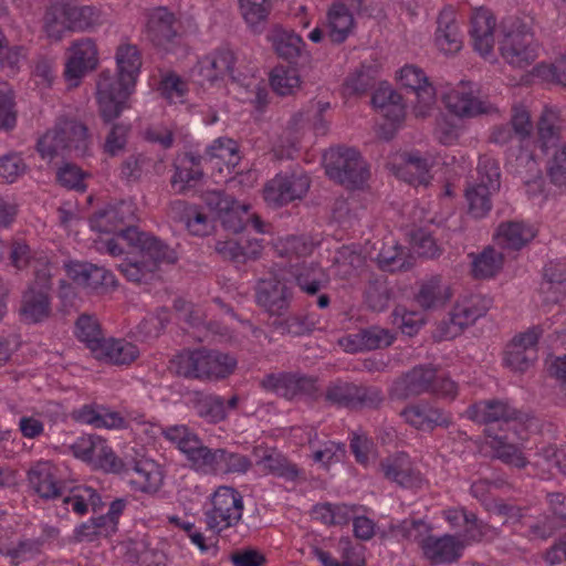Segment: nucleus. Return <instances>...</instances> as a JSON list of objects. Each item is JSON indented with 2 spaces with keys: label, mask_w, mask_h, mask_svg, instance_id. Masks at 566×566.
<instances>
[{
  "label": "nucleus",
  "mask_w": 566,
  "mask_h": 566,
  "mask_svg": "<svg viewBox=\"0 0 566 566\" xmlns=\"http://www.w3.org/2000/svg\"><path fill=\"white\" fill-rule=\"evenodd\" d=\"M548 514L530 526L528 533L534 538L547 539L556 531L566 527V494L549 492L546 495Z\"/></svg>",
  "instance_id": "22"
},
{
  "label": "nucleus",
  "mask_w": 566,
  "mask_h": 566,
  "mask_svg": "<svg viewBox=\"0 0 566 566\" xmlns=\"http://www.w3.org/2000/svg\"><path fill=\"white\" fill-rule=\"evenodd\" d=\"M275 53L290 63L295 62L305 46L303 39L293 31L276 27L269 35Z\"/></svg>",
  "instance_id": "39"
},
{
  "label": "nucleus",
  "mask_w": 566,
  "mask_h": 566,
  "mask_svg": "<svg viewBox=\"0 0 566 566\" xmlns=\"http://www.w3.org/2000/svg\"><path fill=\"white\" fill-rule=\"evenodd\" d=\"M543 154L546 156L545 169L551 182L566 187V144Z\"/></svg>",
  "instance_id": "53"
},
{
  "label": "nucleus",
  "mask_w": 566,
  "mask_h": 566,
  "mask_svg": "<svg viewBox=\"0 0 566 566\" xmlns=\"http://www.w3.org/2000/svg\"><path fill=\"white\" fill-rule=\"evenodd\" d=\"M214 251L223 259L232 262L244 263L247 260H255L260 256L262 245L259 240L250 241L245 250L234 240L217 241Z\"/></svg>",
  "instance_id": "44"
},
{
  "label": "nucleus",
  "mask_w": 566,
  "mask_h": 566,
  "mask_svg": "<svg viewBox=\"0 0 566 566\" xmlns=\"http://www.w3.org/2000/svg\"><path fill=\"white\" fill-rule=\"evenodd\" d=\"M506 169L521 179L526 186H533V190H541L543 174L534 151L528 149L525 143L509 147L506 150Z\"/></svg>",
  "instance_id": "14"
},
{
  "label": "nucleus",
  "mask_w": 566,
  "mask_h": 566,
  "mask_svg": "<svg viewBox=\"0 0 566 566\" xmlns=\"http://www.w3.org/2000/svg\"><path fill=\"white\" fill-rule=\"evenodd\" d=\"M451 298L450 289L442 282L441 276H432L420 284L415 296L417 304L423 310H436Z\"/></svg>",
  "instance_id": "37"
},
{
  "label": "nucleus",
  "mask_w": 566,
  "mask_h": 566,
  "mask_svg": "<svg viewBox=\"0 0 566 566\" xmlns=\"http://www.w3.org/2000/svg\"><path fill=\"white\" fill-rule=\"evenodd\" d=\"M317 322L312 314L294 313L283 318H275L272 327L282 336L301 337L311 334Z\"/></svg>",
  "instance_id": "42"
},
{
  "label": "nucleus",
  "mask_w": 566,
  "mask_h": 566,
  "mask_svg": "<svg viewBox=\"0 0 566 566\" xmlns=\"http://www.w3.org/2000/svg\"><path fill=\"white\" fill-rule=\"evenodd\" d=\"M311 187V179L304 172L277 174L263 188L265 202L274 208L302 199Z\"/></svg>",
  "instance_id": "7"
},
{
  "label": "nucleus",
  "mask_w": 566,
  "mask_h": 566,
  "mask_svg": "<svg viewBox=\"0 0 566 566\" xmlns=\"http://www.w3.org/2000/svg\"><path fill=\"white\" fill-rule=\"evenodd\" d=\"M503 254L493 247H486L476 254L472 261V275L475 279H491L496 275L503 266Z\"/></svg>",
  "instance_id": "49"
},
{
  "label": "nucleus",
  "mask_w": 566,
  "mask_h": 566,
  "mask_svg": "<svg viewBox=\"0 0 566 566\" xmlns=\"http://www.w3.org/2000/svg\"><path fill=\"white\" fill-rule=\"evenodd\" d=\"M402 164L397 167L396 176L408 184H424L430 179L432 161L421 157L418 151L402 156Z\"/></svg>",
  "instance_id": "38"
},
{
  "label": "nucleus",
  "mask_w": 566,
  "mask_h": 566,
  "mask_svg": "<svg viewBox=\"0 0 566 566\" xmlns=\"http://www.w3.org/2000/svg\"><path fill=\"white\" fill-rule=\"evenodd\" d=\"M124 234L128 244L137 248L145 261L155 263L157 271L161 264H174L178 260L174 249L158 238L139 231L138 228L126 229Z\"/></svg>",
  "instance_id": "16"
},
{
  "label": "nucleus",
  "mask_w": 566,
  "mask_h": 566,
  "mask_svg": "<svg viewBox=\"0 0 566 566\" xmlns=\"http://www.w3.org/2000/svg\"><path fill=\"white\" fill-rule=\"evenodd\" d=\"M56 473L57 469L51 462H36L28 471L29 486L41 499H57L62 495L63 484Z\"/></svg>",
  "instance_id": "25"
},
{
  "label": "nucleus",
  "mask_w": 566,
  "mask_h": 566,
  "mask_svg": "<svg viewBox=\"0 0 566 566\" xmlns=\"http://www.w3.org/2000/svg\"><path fill=\"white\" fill-rule=\"evenodd\" d=\"M436 43L446 54L457 53L462 48V38L452 7L443 8L437 18Z\"/></svg>",
  "instance_id": "30"
},
{
  "label": "nucleus",
  "mask_w": 566,
  "mask_h": 566,
  "mask_svg": "<svg viewBox=\"0 0 566 566\" xmlns=\"http://www.w3.org/2000/svg\"><path fill=\"white\" fill-rule=\"evenodd\" d=\"M377 262L381 270L388 272L408 271L413 265L412 258L397 245L388 250L382 249L377 256Z\"/></svg>",
  "instance_id": "58"
},
{
  "label": "nucleus",
  "mask_w": 566,
  "mask_h": 566,
  "mask_svg": "<svg viewBox=\"0 0 566 566\" xmlns=\"http://www.w3.org/2000/svg\"><path fill=\"white\" fill-rule=\"evenodd\" d=\"M245 23L254 33H261L272 10L270 0H239Z\"/></svg>",
  "instance_id": "45"
},
{
  "label": "nucleus",
  "mask_w": 566,
  "mask_h": 566,
  "mask_svg": "<svg viewBox=\"0 0 566 566\" xmlns=\"http://www.w3.org/2000/svg\"><path fill=\"white\" fill-rule=\"evenodd\" d=\"M259 464H261L266 472L290 481L296 480L300 475L297 467L289 462L284 455L275 450L265 453L259 461Z\"/></svg>",
  "instance_id": "54"
},
{
  "label": "nucleus",
  "mask_w": 566,
  "mask_h": 566,
  "mask_svg": "<svg viewBox=\"0 0 566 566\" xmlns=\"http://www.w3.org/2000/svg\"><path fill=\"white\" fill-rule=\"evenodd\" d=\"M542 290L551 294L552 302H559L566 296V269L562 264L545 266Z\"/></svg>",
  "instance_id": "51"
},
{
  "label": "nucleus",
  "mask_w": 566,
  "mask_h": 566,
  "mask_svg": "<svg viewBox=\"0 0 566 566\" xmlns=\"http://www.w3.org/2000/svg\"><path fill=\"white\" fill-rule=\"evenodd\" d=\"M493 192L484 185H474L467 189L465 197L469 202V212L474 218H483L490 212L492 208L491 195Z\"/></svg>",
  "instance_id": "60"
},
{
  "label": "nucleus",
  "mask_w": 566,
  "mask_h": 566,
  "mask_svg": "<svg viewBox=\"0 0 566 566\" xmlns=\"http://www.w3.org/2000/svg\"><path fill=\"white\" fill-rule=\"evenodd\" d=\"M163 436L186 457L191 470L205 475L219 474V448L207 447L187 426H170L163 430Z\"/></svg>",
  "instance_id": "3"
},
{
  "label": "nucleus",
  "mask_w": 566,
  "mask_h": 566,
  "mask_svg": "<svg viewBox=\"0 0 566 566\" xmlns=\"http://www.w3.org/2000/svg\"><path fill=\"white\" fill-rule=\"evenodd\" d=\"M324 160L326 175L346 188H360L369 177L367 164L354 148H331Z\"/></svg>",
  "instance_id": "5"
},
{
  "label": "nucleus",
  "mask_w": 566,
  "mask_h": 566,
  "mask_svg": "<svg viewBox=\"0 0 566 566\" xmlns=\"http://www.w3.org/2000/svg\"><path fill=\"white\" fill-rule=\"evenodd\" d=\"M202 157L193 153H186L175 165V174L171 177L174 186L180 185V191L195 187L203 177L201 167Z\"/></svg>",
  "instance_id": "40"
},
{
  "label": "nucleus",
  "mask_w": 566,
  "mask_h": 566,
  "mask_svg": "<svg viewBox=\"0 0 566 566\" xmlns=\"http://www.w3.org/2000/svg\"><path fill=\"white\" fill-rule=\"evenodd\" d=\"M399 82L416 95L415 113L424 117L436 103V90L424 72L415 65H405L399 71Z\"/></svg>",
  "instance_id": "18"
},
{
  "label": "nucleus",
  "mask_w": 566,
  "mask_h": 566,
  "mask_svg": "<svg viewBox=\"0 0 566 566\" xmlns=\"http://www.w3.org/2000/svg\"><path fill=\"white\" fill-rule=\"evenodd\" d=\"M124 476L135 491L144 493L157 492L164 481L161 471L150 460L128 462Z\"/></svg>",
  "instance_id": "27"
},
{
  "label": "nucleus",
  "mask_w": 566,
  "mask_h": 566,
  "mask_svg": "<svg viewBox=\"0 0 566 566\" xmlns=\"http://www.w3.org/2000/svg\"><path fill=\"white\" fill-rule=\"evenodd\" d=\"M135 85L136 82L130 83L119 73H117V76H114L109 71H103L97 81V96H108L109 99L116 98L128 102Z\"/></svg>",
  "instance_id": "41"
},
{
  "label": "nucleus",
  "mask_w": 566,
  "mask_h": 566,
  "mask_svg": "<svg viewBox=\"0 0 566 566\" xmlns=\"http://www.w3.org/2000/svg\"><path fill=\"white\" fill-rule=\"evenodd\" d=\"M503 59L513 66L525 67L537 59L538 44L534 39L531 20L514 19L500 43Z\"/></svg>",
  "instance_id": "6"
},
{
  "label": "nucleus",
  "mask_w": 566,
  "mask_h": 566,
  "mask_svg": "<svg viewBox=\"0 0 566 566\" xmlns=\"http://www.w3.org/2000/svg\"><path fill=\"white\" fill-rule=\"evenodd\" d=\"M67 30L87 31L101 23L99 10L93 6L64 4Z\"/></svg>",
  "instance_id": "43"
},
{
  "label": "nucleus",
  "mask_w": 566,
  "mask_h": 566,
  "mask_svg": "<svg viewBox=\"0 0 566 566\" xmlns=\"http://www.w3.org/2000/svg\"><path fill=\"white\" fill-rule=\"evenodd\" d=\"M52 314L51 295L38 292L36 285H29L22 293L19 315L25 324H40Z\"/></svg>",
  "instance_id": "29"
},
{
  "label": "nucleus",
  "mask_w": 566,
  "mask_h": 566,
  "mask_svg": "<svg viewBox=\"0 0 566 566\" xmlns=\"http://www.w3.org/2000/svg\"><path fill=\"white\" fill-rule=\"evenodd\" d=\"M169 214L172 220L185 223L192 235L203 237L210 233L212 227L208 217L198 210L197 206L184 200H175L170 203Z\"/></svg>",
  "instance_id": "32"
},
{
  "label": "nucleus",
  "mask_w": 566,
  "mask_h": 566,
  "mask_svg": "<svg viewBox=\"0 0 566 566\" xmlns=\"http://www.w3.org/2000/svg\"><path fill=\"white\" fill-rule=\"evenodd\" d=\"M145 33L155 46L167 50L179 35V21L167 8H156L148 15Z\"/></svg>",
  "instance_id": "20"
},
{
  "label": "nucleus",
  "mask_w": 566,
  "mask_h": 566,
  "mask_svg": "<svg viewBox=\"0 0 566 566\" xmlns=\"http://www.w3.org/2000/svg\"><path fill=\"white\" fill-rule=\"evenodd\" d=\"M422 549L423 556L431 565L451 564L461 557L463 544L452 535L440 537L428 535L418 538L415 536Z\"/></svg>",
  "instance_id": "23"
},
{
  "label": "nucleus",
  "mask_w": 566,
  "mask_h": 566,
  "mask_svg": "<svg viewBox=\"0 0 566 566\" xmlns=\"http://www.w3.org/2000/svg\"><path fill=\"white\" fill-rule=\"evenodd\" d=\"M536 142L542 153L566 145L564 139V122L559 114L544 108L536 123Z\"/></svg>",
  "instance_id": "28"
},
{
  "label": "nucleus",
  "mask_w": 566,
  "mask_h": 566,
  "mask_svg": "<svg viewBox=\"0 0 566 566\" xmlns=\"http://www.w3.org/2000/svg\"><path fill=\"white\" fill-rule=\"evenodd\" d=\"M355 25L353 13L348 7L340 2H334L327 12V35L331 42L340 44L352 33Z\"/></svg>",
  "instance_id": "36"
},
{
  "label": "nucleus",
  "mask_w": 566,
  "mask_h": 566,
  "mask_svg": "<svg viewBox=\"0 0 566 566\" xmlns=\"http://www.w3.org/2000/svg\"><path fill=\"white\" fill-rule=\"evenodd\" d=\"M292 289L276 276L262 279L255 287V301L270 315L281 316L290 308Z\"/></svg>",
  "instance_id": "17"
},
{
  "label": "nucleus",
  "mask_w": 566,
  "mask_h": 566,
  "mask_svg": "<svg viewBox=\"0 0 566 566\" xmlns=\"http://www.w3.org/2000/svg\"><path fill=\"white\" fill-rule=\"evenodd\" d=\"M443 102L447 109L460 118H473L495 109L489 101L479 96V88L472 82L461 81L443 95Z\"/></svg>",
  "instance_id": "8"
},
{
  "label": "nucleus",
  "mask_w": 566,
  "mask_h": 566,
  "mask_svg": "<svg viewBox=\"0 0 566 566\" xmlns=\"http://www.w3.org/2000/svg\"><path fill=\"white\" fill-rule=\"evenodd\" d=\"M98 62L97 48L92 39L75 41L70 49V56L65 64L64 75L67 81H77L88 71L96 67Z\"/></svg>",
  "instance_id": "24"
},
{
  "label": "nucleus",
  "mask_w": 566,
  "mask_h": 566,
  "mask_svg": "<svg viewBox=\"0 0 566 566\" xmlns=\"http://www.w3.org/2000/svg\"><path fill=\"white\" fill-rule=\"evenodd\" d=\"M356 391V384L336 379L331 381L325 391L324 399L326 402L337 407H354V395Z\"/></svg>",
  "instance_id": "56"
},
{
  "label": "nucleus",
  "mask_w": 566,
  "mask_h": 566,
  "mask_svg": "<svg viewBox=\"0 0 566 566\" xmlns=\"http://www.w3.org/2000/svg\"><path fill=\"white\" fill-rule=\"evenodd\" d=\"M495 18L488 9H476L471 18L473 48L482 56L492 52L494 46Z\"/></svg>",
  "instance_id": "31"
},
{
  "label": "nucleus",
  "mask_w": 566,
  "mask_h": 566,
  "mask_svg": "<svg viewBox=\"0 0 566 566\" xmlns=\"http://www.w3.org/2000/svg\"><path fill=\"white\" fill-rule=\"evenodd\" d=\"M489 308L490 301L481 295H470L457 301L449 314V322H443L440 325L442 337L454 338L464 328L484 316Z\"/></svg>",
  "instance_id": "9"
},
{
  "label": "nucleus",
  "mask_w": 566,
  "mask_h": 566,
  "mask_svg": "<svg viewBox=\"0 0 566 566\" xmlns=\"http://www.w3.org/2000/svg\"><path fill=\"white\" fill-rule=\"evenodd\" d=\"M76 336L81 342L86 344L93 355L104 339L98 322L88 315H81L77 318Z\"/></svg>",
  "instance_id": "57"
},
{
  "label": "nucleus",
  "mask_w": 566,
  "mask_h": 566,
  "mask_svg": "<svg viewBox=\"0 0 566 566\" xmlns=\"http://www.w3.org/2000/svg\"><path fill=\"white\" fill-rule=\"evenodd\" d=\"M97 450L95 454V459L93 463H95L98 468L103 469L105 472L125 473L128 462H124L120 458H118L115 452L106 444V441L101 439L97 441Z\"/></svg>",
  "instance_id": "63"
},
{
  "label": "nucleus",
  "mask_w": 566,
  "mask_h": 566,
  "mask_svg": "<svg viewBox=\"0 0 566 566\" xmlns=\"http://www.w3.org/2000/svg\"><path fill=\"white\" fill-rule=\"evenodd\" d=\"M300 76L295 69L275 67L271 72L270 84L275 93L281 96L293 94L300 87Z\"/></svg>",
  "instance_id": "59"
},
{
  "label": "nucleus",
  "mask_w": 566,
  "mask_h": 566,
  "mask_svg": "<svg viewBox=\"0 0 566 566\" xmlns=\"http://www.w3.org/2000/svg\"><path fill=\"white\" fill-rule=\"evenodd\" d=\"M307 443L312 449L313 461L328 468L336 459L337 452L343 451L342 446L334 441H318V434L314 429L307 432Z\"/></svg>",
  "instance_id": "55"
},
{
  "label": "nucleus",
  "mask_w": 566,
  "mask_h": 566,
  "mask_svg": "<svg viewBox=\"0 0 566 566\" xmlns=\"http://www.w3.org/2000/svg\"><path fill=\"white\" fill-rule=\"evenodd\" d=\"M136 207L132 201H119L96 212L91 219L93 230L101 233H116L126 240V229L136 228Z\"/></svg>",
  "instance_id": "11"
},
{
  "label": "nucleus",
  "mask_w": 566,
  "mask_h": 566,
  "mask_svg": "<svg viewBox=\"0 0 566 566\" xmlns=\"http://www.w3.org/2000/svg\"><path fill=\"white\" fill-rule=\"evenodd\" d=\"M536 235L535 229L523 221H506L499 224L496 240L504 249L521 250Z\"/></svg>",
  "instance_id": "35"
},
{
  "label": "nucleus",
  "mask_w": 566,
  "mask_h": 566,
  "mask_svg": "<svg viewBox=\"0 0 566 566\" xmlns=\"http://www.w3.org/2000/svg\"><path fill=\"white\" fill-rule=\"evenodd\" d=\"M112 535L113 533L106 525L105 518L101 517V515L90 518L74 530V541L76 543H92L99 537H109Z\"/></svg>",
  "instance_id": "61"
},
{
  "label": "nucleus",
  "mask_w": 566,
  "mask_h": 566,
  "mask_svg": "<svg viewBox=\"0 0 566 566\" xmlns=\"http://www.w3.org/2000/svg\"><path fill=\"white\" fill-rule=\"evenodd\" d=\"M297 286L308 295H316L328 284V275L316 263L304 264L295 274Z\"/></svg>",
  "instance_id": "48"
},
{
  "label": "nucleus",
  "mask_w": 566,
  "mask_h": 566,
  "mask_svg": "<svg viewBox=\"0 0 566 566\" xmlns=\"http://www.w3.org/2000/svg\"><path fill=\"white\" fill-rule=\"evenodd\" d=\"M237 62L238 57L235 52L229 46H221L200 59L195 65L192 73L200 78L199 83L201 85L206 82L213 83L214 81L223 78L226 75L235 80Z\"/></svg>",
  "instance_id": "13"
},
{
  "label": "nucleus",
  "mask_w": 566,
  "mask_h": 566,
  "mask_svg": "<svg viewBox=\"0 0 566 566\" xmlns=\"http://www.w3.org/2000/svg\"><path fill=\"white\" fill-rule=\"evenodd\" d=\"M380 470L387 480L402 488H418L422 481L420 472L406 452H398L381 460Z\"/></svg>",
  "instance_id": "26"
},
{
  "label": "nucleus",
  "mask_w": 566,
  "mask_h": 566,
  "mask_svg": "<svg viewBox=\"0 0 566 566\" xmlns=\"http://www.w3.org/2000/svg\"><path fill=\"white\" fill-rule=\"evenodd\" d=\"M252 467L249 457L219 448L218 468L219 473L245 474Z\"/></svg>",
  "instance_id": "62"
},
{
  "label": "nucleus",
  "mask_w": 566,
  "mask_h": 566,
  "mask_svg": "<svg viewBox=\"0 0 566 566\" xmlns=\"http://www.w3.org/2000/svg\"><path fill=\"white\" fill-rule=\"evenodd\" d=\"M92 138L85 124L71 117L61 116L36 142V150L42 159L53 160L66 151L88 154Z\"/></svg>",
  "instance_id": "2"
},
{
  "label": "nucleus",
  "mask_w": 566,
  "mask_h": 566,
  "mask_svg": "<svg viewBox=\"0 0 566 566\" xmlns=\"http://www.w3.org/2000/svg\"><path fill=\"white\" fill-rule=\"evenodd\" d=\"M117 73L124 75V78L130 83L137 81L142 66V55L138 48L130 43L118 45L115 54Z\"/></svg>",
  "instance_id": "46"
},
{
  "label": "nucleus",
  "mask_w": 566,
  "mask_h": 566,
  "mask_svg": "<svg viewBox=\"0 0 566 566\" xmlns=\"http://www.w3.org/2000/svg\"><path fill=\"white\" fill-rule=\"evenodd\" d=\"M118 269L127 280L136 283H147L157 273L155 263H148L142 256L136 261H124L118 265Z\"/></svg>",
  "instance_id": "64"
},
{
  "label": "nucleus",
  "mask_w": 566,
  "mask_h": 566,
  "mask_svg": "<svg viewBox=\"0 0 566 566\" xmlns=\"http://www.w3.org/2000/svg\"><path fill=\"white\" fill-rule=\"evenodd\" d=\"M195 409L199 417L208 422L217 423L226 419L224 400L220 396L196 394Z\"/></svg>",
  "instance_id": "52"
},
{
  "label": "nucleus",
  "mask_w": 566,
  "mask_h": 566,
  "mask_svg": "<svg viewBox=\"0 0 566 566\" xmlns=\"http://www.w3.org/2000/svg\"><path fill=\"white\" fill-rule=\"evenodd\" d=\"M64 270L70 280L85 289L97 291L116 285V279L111 271L88 262L70 261L64 264Z\"/></svg>",
  "instance_id": "19"
},
{
  "label": "nucleus",
  "mask_w": 566,
  "mask_h": 566,
  "mask_svg": "<svg viewBox=\"0 0 566 566\" xmlns=\"http://www.w3.org/2000/svg\"><path fill=\"white\" fill-rule=\"evenodd\" d=\"M399 416L406 424L424 432H432L438 427L448 428L452 423L450 413L424 400L408 403Z\"/></svg>",
  "instance_id": "15"
},
{
  "label": "nucleus",
  "mask_w": 566,
  "mask_h": 566,
  "mask_svg": "<svg viewBox=\"0 0 566 566\" xmlns=\"http://www.w3.org/2000/svg\"><path fill=\"white\" fill-rule=\"evenodd\" d=\"M467 416L481 424L523 421L524 419V413L521 410L502 399L480 400L468 408Z\"/></svg>",
  "instance_id": "21"
},
{
  "label": "nucleus",
  "mask_w": 566,
  "mask_h": 566,
  "mask_svg": "<svg viewBox=\"0 0 566 566\" xmlns=\"http://www.w3.org/2000/svg\"><path fill=\"white\" fill-rule=\"evenodd\" d=\"M93 356L112 365H130L139 356V350L136 345L125 339L104 338Z\"/></svg>",
  "instance_id": "34"
},
{
  "label": "nucleus",
  "mask_w": 566,
  "mask_h": 566,
  "mask_svg": "<svg viewBox=\"0 0 566 566\" xmlns=\"http://www.w3.org/2000/svg\"><path fill=\"white\" fill-rule=\"evenodd\" d=\"M213 200L222 227L232 233L241 232L247 224V208L223 192H214Z\"/></svg>",
  "instance_id": "33"
},
{
  "label": "nucleus",
  "mask_w": 566,
  "mask_h": 566,
  "mask_svg": "<svg viewBox=\"0 0 566 566\" xmlns=\"http://www.w3.org/2000/svg\"><path fill=\"white\" fill-rule=\"evenodd\" d=\"M317 382V377L298 373H281L266 375L262 380V386L290 400L297 396L317 400L322 396Z\"/></svg>",
  "instance_id": "10"
},
{
  "label": "nucleus",
  "mask_w": 566,
  "mask_h": 566,
  "mask_svg": "<svg viewBox=\"0 0 566 566\" xmlns=\"http://www.w3.org/2000/svg\"><path fill=\"white\" fill-rule=\"evenodd\" d=\"M237 367V359L226 353L206 348L185 349L169 360V370L178 377L197 380H221Z\"/></svg>",
  "instance_id": "1"
},
{
  "label": "nucleus",
  "mask_w": 566,
  "mask_h": 566,
  "mask_svg": "<svg viewBox=\"0 0 566 566\" xmlns=\"http://www.w3.org/2000/svg\"><path fill=\"white\" fill-rule=\"evenodd\" d=\"M244 511L243 496L232 486H219L210 499V506L205 511L208 531L214 534L235 527L242 520Z\"/></svg>",
  "instance_id": "4"
},
{
  "label": "nucleus",
  "mask_w": 566,
  "mask_h": 566,
  "mask_svg": "<svg viewBox=\"0 0 566 566\" xmlns=\"http://www.w3.org/2000/svg\"><path fill=\"white\" fill-rule=\"evenodd\" d=\"M436 374L437 368L431 365H417L392 382L389 394L397 399L431 395Z\"/></svg>",
  "instance_id": "12"
},
{
  "label": "nucleus",
  "mask_w": 566,
  "mask_h": 566,
  "mask_svg": "<svg viewBox=\"0 0 566 566\" xmlns=\"http://www.w3.org/2000/svg\"><path fill=\"white\" fill-rule=\"evenodd\" d=\"M365 263V258L354 247H340L334 256L335 274L343 279L348 280L357 274Z\"/></svg>",
  "instance_id": "47"
},
{
  "label": "nucleus",
  "mask_w": 566,
  "mask_h": 566,
  "mask_svg": "<svg viewBox=\"0 0 566 566\" xmlns=\"http://www.w3.org/2000/svg\"><path fill=\"white\" fill-rule=\"evenodd\" d=\"M365 303L375 312L385 311L391 297L387 280L384 276H371L365 290Z\"/></svg>",
  "instance_id": "50"
}]
</instances>
